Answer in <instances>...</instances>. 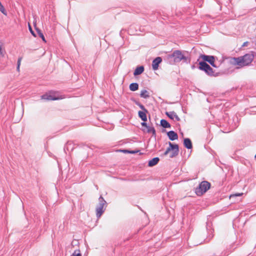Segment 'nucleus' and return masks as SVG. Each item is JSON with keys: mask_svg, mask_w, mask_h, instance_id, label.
<instances>
[{"mask_svg": "<svg viewBox=\"0 0 256 256\" xmlns=\"http://www.w3.org/2000/svg\"><path fill=\"white\" fill-rule=\"evenodd\" d=\"M210 186V184L206 181L202 182L199 186L196 189V193L198 196H202L206 192Z\"/></svg>", "mask_w": 256, "mask_h": 256, "instance_id": "5", "label": "nucleus"}, {"mask_svg": "<svg viewBox=\"0 0 256 256\" xmlns=\"http://www.w3.org/2000/svg\"><path fill=\"white\" fill-rule=\"evenodd\" d=\"M122 151L123 152H124V153H128V152H130V150H122Z\"/></svg>", "mask_w": 256, "mask_h": 256, "instance_id": "30", "label": "nucleus"}, {"mask_svg": "<svg viewBox=\"0 0 256 256\" xmlns=\"http://www.w3.org/2000/svg\"><path fill=\"white\" fill-rule=\"evenodd\" d=\"M22 60V58H19L18 60V66H20L21 60Z\"/></svg>", "mask_w": 256, "mask_h": 256, "instance_id": "25", "label": "nucleus"}, {"mask_svg": "<svg viewBox=\"0 0 256 256\" xmlns=\"http://www.w3.org/2000/svg\"><path fill=\"white\" fill-rule=\"evenodd\" d=\"M168 153H169V152H167V150H166V152L164 154V155L166 156Z\"/></svg>", "mask_w": 256, "mask_h": 256, "instance_id": "31", "label": "nucleus"}, {"mask_svg": "<svg viewBox=\"0 0 256 256\" xmlns=\"http://www.w3.org/2000/svg\"><path fill=\"white\" fill-rule=\"evenodd\" d=\"M248 44V42H244L243 44H242V46H247Z\"/></svg>", "mask_w": 256, "mask_h": 256, "instance_id": "29", "label": "nucleus"}, {"mask_svg": "<svg viewBox=\"0 0 256 256\" xmlns=\"http://www.w3.org/2000/svg\"><path fill=\"white\" fill-rule=\"evenodd\" d=\"M198 68L204 71L210 76H218V73L215 72L214 70L206 62L201 61L199 62Z\"/></svg>", "mask_w": 256, "mask_h": 256, "instance_id": "3", "label": "nucleus"}, {"mask_svg": "<svg viewBox=\"0 0 256 256\" xmlns=\"http://www.w3.org/2000/svg\"><path fill=\"white\" fill-rule=\"evenodd\" d=\"M158 158H154L148 162V166H153L156 165L159 162Z\"/></svg>", "mask_w": 256, "mask_h": 256, "instance_id": "15", "label": "nucleus"}, {"mask_svg": "<svg viewBox=\"0 0 256 256\" xmlns=\"http://www.w3.org/2000/svg\"><path fill=\"white\" fill-rule=\"evenodd\" d=\"M200 58H202L204 62H208L214 68L218 67L214 64V60L216 58L214 56L202 54L200 56Z\"/></svg>", "mask_w": 256, "mask_h": 256, "instance_id": "7", "label": "nucleus"}, {"mask_svg": "<svg viewBox=\"0 0 256 256\" xmlns=\"http://www.w3.org/2000/svg\"><path fill=\"white\" fill-rule=\"evenodd\" d=\"M255 44H256V43Z\"/></svg>", "mask_w": 256, "mask_h": 256, "instance_id": "34", "label": "nucleus"}, {"mask_svg": "<svg viewBox=\"0 0 256 256\" xmlns=\"http://www.w3.org/2000/svg\"><path fill=\"white\" fill-rule=\"evenodd\" d=\"M41 98L42 100H58L60 99H62V98H58V97H54L51 95L45 94L42 95L41 96Z\"/></svg>", "mask_w": 256, "mask_h": 256, "instance_id": "10", "label": "nucleus"}, {"mask_svg": "<svg viewBox=\"0 0 256 256\" xmlns=\"http://www.w3.org/2000/svg\"><path fill=\"white\" fill-rule=\"evenodd\" d=\"M5 51L2 49V46H0V54L2 56H4Z\"/></svg>", "mask_w": 256, "mask_h": 256, "instance_id": "23", "label": "nucleus"}, {"mask_svg": "<svg viewBox=\"0 0 256 256\" xmlns=\"http://www.w3.org/2000/svg\"><path fill=\"white\" fill-rule=\"evenodd\" d=\"M195 68L194 66H192V68L194 69Z\"/></svg>", "mask_w": 256, "mask_h": 256, "instance_id": "33", "label": "nucleus"}, {"mask_svg": "<svg viewBox=\"0 0 256 256\" xmlns=\"http://www.w3.org/2000/svg\"><path fill=\"white\" fill-rule=\"evenodd\" d=\"M160 125L164 128H170V124L165 120L162 119L160 120Z\"/></svg>", "mask_w": 256, "mask_h": 256, "instance_id": "19", "label": "nucleus"}, {"mask_svg": "<svg viewBox=\"0 0 256 256\" xmlns=\"http://www.w3.org/2000/svg\"><path fill=\"white\" fill-rule=\"evenodd\" d=\"M242 194H242L238 193V194H234V196H240ZM233 196H234V195Z\"/></svg>", "mask_w": 256, "mask_h": 256, "instance_id": "28", "label": "nucleus"}, {"mask_svg": "<svg viewBox=\"0 0 256 256\" xmlns=\"http://www.w3.org/2000/svg\"><path fill=\"white\" fill-rule=\"evenodd\" d=\"M136 104L139 106V107L143 110V111H144V112H148V110L145 108V107L142 105V104L140 103V102H136Z\"/></svg>", "mask_w": 256, "mask_h": 256, "instance_id": "21", "label": "nucleus"}, {"mask_svg": "<svg viewBox=\"0 0 256 256\" xmlns=\"http://www.w3.org/2000/svg\"><path fill=\"white\" fill-rule=\"evenodd\" d=\"M167 59L170 64H173L182 60L184 62H187L188 58L180 50H176L172 54L167 56Z\"/></svg>", "mask_w": 256, "mask_h": 256, "instance_id": "2", "label": "nucleus"}, {"mask_svg": "<svg viewBox=\"0 0 256 256\" xmlns=\"http://www.w3.org/2000/svg\"><path fill=\"white\" fill-rule=\"evenodd\" d=\"M137 152H138V151L130 150V152H128V153H130V154H136Z\"/></svg>", "mask_w": 256, "mask_h": 256, "instance_id": "27", "label": "nucleus"}, {"mask_svg": "<svg viewBox=\"0 0 256 256\" xmlns=\"http://www.w3.org/2000/svg\"><path fill=\"white\" fill-rule=\"evenodd\" d=\"M254 56L252 54H246L245 55L238 58H232L231 62L234 65L238 66L240 67L248 66L253 60Z\"/></svg>", "mask_w": 256, "mask_h": 256, "instance_id": "1", "label": "nucleus"}, {"mask_svg": "<svg viewBox=\"0 0 256 256\" xmlns=\"http://www.w3.org/2000/svg\"><path fill=\"white\" fill-rule=\"evenodd\" d=\"M144 67L143 66H138L134 72V75L136 76L144 72Z\"/></svg>", "mask_w": 256, "mask_h": 256, "instance_id": "13", "label": "nucleus"}, {"mask_svg": "<svg viewBox=\"0 0 256 256\" xmlns=\"http://www.w3.org/2000/svg\"><path fill=\"white\" fill-rule=\"evenodd\" d=\"M146 113L147 112L144 111H139L138 112L139 117L144 122H146L147 120Z\"/></svg>", "mask_w": 256, "mask_h": 256, "instance_id": "14", "label": "nucleus"}, {"mask_svg": "<svg viewBox=\"0 0 256 256\" xmlns=\"http://www.w3.org/2000/svg\"><path fill=\"white\" fill-rule=\"evenodd\" d=\"M184 146L188 149H191L192 147L191 140L188 138H186L184 140Z\"/></svg>", "mask_w": 256, "mask_h": 256, "instance_id": "12", "label": "nucleus"}, {"mask_svg": "<svg viewBox=\"0 0 256 256\" xmlns=\"http://www.w3.org/2000/svg\"><path fill=\"white\" fill-rule=\"evenodd\" d=\"M130 89L132 91H136L138 89V84L136 82H133L130 84Z\"/></svg>", "mask_w": 256, "mask_h": 256, "instance_id": "18", "label": "nucleus"}, {"mask_svg": "<svg viewBox=\"0 0 256 256\" xmlns=\"http://www.w3.org/2000/svg\"><path fill=\"white\" fill-rule=\"evenodd\" d=\"M20 66H17V68H17V70L18 71V72L20 71Z\"/></svg>", "mask_w": 256, "mask_h": 256, "instance_id": "32", "label": "nucleus"}, {"mask_svg": "<svg viewBox=\"0 0 256 256\" xmlns=\"http://www.w3.org/2000/svg\"><path fill=\"white\" fill-rule=\"evenodd\" d=\"M29 29H30V32H31L32 34L34 36H36L35 34L34 33V31L32 30V28L31 26L30 25H29Z\"/></svg>", "mask_w": 256, "mask_h": 256, "instance_id": "24", "label": "nucleus"}, {"mask_svg": "<svg viewBox=\"0 0 256 256\" xmlns=\"http://www.w3.org/2000/svg\"><path fill=\"white\" fill-rule=\"evenodd\" d=\"M167 135L169 139L171 140H174L178 138V135L177 133L173 130H170L167 132Z\"/></svg>", "mask_w": 256, "mask_h": 256, "instance_id": "11", "label": "nucleus"}, {"mask_svg": "<svg viewBox=\"0 0 256 256\" xmlns=\"http://www.w3.org/2000/svg\"><path fill=\"white\" fill-rule=\"evenodd\" d=\"M36 32H38V34L40 37L42 39V40L44 42H46V40L44 38V36L42 32L40 30L36 29Z\"/></svg>", "mask_w": 256, "mask_h": 256, "instance_id": "20", "label": "nucleus"}, {"mask_svg": "<svg viewBox=\"0 0 256 256\" xmlns=\"http://www.w3.org/2000/svg\"><path fill=\"white\" fill-rule=\"evenodd\" d=\"M71 256H82V255L79 250H76L74 252Z\"/></svg>", "mask_w": 256, "mask_h": 256, "instance_id": "22", "label": "nucleus"}, {"mask_svg": "<svg viewBox=\"0 0 256 256\" xmlns=\"http://www.w3.org/2000/svg\"><path fill=\"white\" fill-rule=\"evenodd\" d=\"M106 206V202L102 196L98 198V203L96 205V212L98 218H100L104 212Z\"/></svg>", "mask_w": 256, "mask_h": 256, "instance_id": "4", "label": "nucleus"}, {"mask_svg": "<svg viewBox=\"0 0 256 256\" xmlns=\"http://www.w3.org/2000/svg\"><path fill=\"white\" fill-rule=\"evenodd\" d=\"M166 114L170 119L174 120V118L176 119V120L178 122L180 121V119L178 117V116L176 114L172 111V112H166Z\"/></svg>", "mask_w": 256, "mask_h": 256, "instance_id": "9", "label": "nucleus"}, {"mask_svg": "<svg viewBox=\"0 0 256 256\" xmlns=\"http://www.w3.org/2000/svg\"><path fill=\"white\" fill-rule=\"evenodd\" d=\"M162 62V58L161 57H157L154 59L152 62V68L154 70L158 69L159 64Z\"/></svg>", "mask_w": 256, "mask_h": 256, "instance_id": "8", "label": "nucleus"}, {"mask_svg": "<svg viewBox=\"0 0 256 256\" xmlns=\"http://www.w3.org/2000/svg\"><path fill=\"white\" fill-rule=\"evenodd\" d=\"M146 129H144V132L146 131L148 133H152L153 135H156V130L153 126H148V127L146 128Z\"/></svg>", "mask_w": 256, "mask_h": 256, "instance_id": "17", "label": "nucleus"}, {"mask_svg": "<svg viewBox=\"0 0 256 256\" xmlns=\"http://www.w3.org/2000/svg\"><path fill=\"white\" fill-rule=\"evenodd\" d=\"M140 96L144 98H148L150 96V93L148 90H143L140 92Z\"/></svg>", "mask_w": 256, "mask_h": 256, "instance_id": "16", "label": "nucleus"}, {"mask_svg": "<svg viewBox=\"0 0 256 256\" xmlns=\"http://www.w3.org/2000/svg\"><path fill=\"white\" fill-rule=\"evenodd\" d=\"M168 144L169 146L166 148V150L169 152L170 151H172L170 157V158H173L176 156L178 154L179 152L178 145L177 144H173L170 142H168Z\"/></svg>", "mask_w": 256, "mask_h": 256, "instance_id": "6", "label": "nucleus"}, {"mask_svg": "<svg viewBox=\"0 0 256 256\" xmlns=\"http://www.w3.org/2000/svg\"><path fill=\"white\" fill-rule=\"evenodd\" d=\"M141 124L142 126H144L145 128L148 127V125H147L146 123L145 122H142Z\"/></svg>", "mask_w": 256, "mask_h": 256, "instance_id": "26", "label": "nucleus"}]
</instances>
